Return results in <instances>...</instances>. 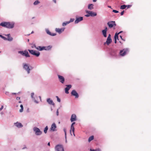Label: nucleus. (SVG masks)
<instances>
[{
  "label": "nucleus",
  "instance_id": "f257e3e1",
  "mask_svg": "<svg viewBox=\"0 0 151 151\" xmlns=\"http://www.w3.org/2000/svg\"><path fill=\"white\" fill-rule=\"evenodd\" d=\"M15 23L14 22H3L0 24V25L9 29L13 28Z\"/></svg>",
  "mask_w": 151,
  "mask_h": 151
},
{
  "label": "nucleus",
  "instance_id": "f03ea898",
  "mask_svg": "<svg viewBox=\"0 0 151 151\" xmlns=\"http://www.w3.org/2000/svg\"><path fill=\"white\" fill-rule=\"evenodd\" d=\"M23 68L27 72V74H29L30 71L33 69V67L29 64L26 63H23L22 64Z\"/></svg>",
  "mask_w": 151,
  "mask_h": 151
},
{
  "label": "nucleus",
  "instance_id": "7ed1b4c3",
  "mask_svg": "<svg viewBox=\"0 0 151 151\" xmlns=\"http://www.w3.org/2000/svg\"><path fill=\"white\" fill-rule=\"evenodd\" d=\"M129 52V49L128 48H125L120 50L119 53V55L121 57H124L127 55Z\"/></svg>",
  "mask_w": 151,
  "mask_h": 151
},
{
  "label": "nucleus",
  "instance_id": "20e7f679",
  "mask_svg": "<svg viewBox=\"0 0 151 151\" xmlns=\"http://www.w3.org/2000/svg\"><path fill=\"white\" fill-rule=\"evenodd\" d=\"M52 47L50 45L47 46H38L36 47V49L39 51H41L44 50H49L51 49Z\"/></svg>",
  "mask_w": 151,
  "mask_h": 151
},
{
  "label": "nucleus",
  "instance_id": "39448f33",
  "mask_svg": "<svg viewBox=\"0 0 151 151\" xmlns=\"http://www.w3.org/2000/svg\"><path fill=\"white\" fill-rule=\"evenodd\" d=\"M18 53L21 55L23 56H25L26 58H29L30 57V56L27 50L19 51H18Z\"/></svg>",
  "mask_w": 151,
  "mask_h": 151
},
{
  "label": "nucleus",
  "instance_id": "423d86ee",
  "mask_svg": "<svg viewBox=\"0 0 151 151\" xmlns=\"http://www.w3.org/2000/svg\"><path fill=\"white\" fill-rule=\"evenodd\" d=\"M33 130L35 134L37 136L40 135L42 134V132L40 129L37 127H35L33 128Z\"/></svg>",
  "mask_w": 151,
  "mask_h": 151
},
{
  "label": "nucleus",
  "instance_id": "0eeeda50",
  "mask_svg": "<svg viewBox=\"0 0 151 151\" xmlns=\"http://www.w3.org/2000/svg\"><path fill=\"white\" fill-rule=\"evenodd\" d=\"M28 51L32 55H35L37 57H39L40 55V52L36 50L29 49Z\"/></svg>",
  "mask_w": 151,
  "mask_h": 151
},
{
  "label": "nucleus",
  "instance_id": "6e6552de",
  "mask_svg": "<svg viewBox=\"0 0 151 151\" xmlns=\"http://www.w3.org/2000/svg\"><path fill=\"white\" fill-rule=\"evenodd\" d=\"M110 55L114 58H117L118 55L116 52V51L114 50L111 49L109 52Z\"/></svg>",
  "mask_w": 151,
  "mask_h": 151
},
{
  "label": "nucleus",
  "instance_id": "1a4fd4ad",
  "mask_svg": "<svg viewBox=\"0 0 151 151\" xmlns=\"http://www.w3.org/2000/svg\"><path fill=\"white\" fill-rule=\"evenodd\" d=\"M112 42V40L111 37V35L109 34L107 38L106 41L104 43V45H105L106 44L109 45Z\"/></svg>",
  "mask_w": 151,
  "mask_h": 151
},
{
  "label": "nucleus",
  "instance_id": "9d476101",
  "mask_svg": "<svg viewBox=\"0 0 151 151\" xmlns=\"http://www.w3.org/2000/svg\"><path fill=\"white\" fill-rule=\"evenodd\" d=\"M56 151H64L63 146L61 145H57L55 147Z\"/></svg>",
  "mask_w": 151,
  "mask_h": 151
},
{
  "label": "nucleus",
  "instance_id": "9b49d317",
  "mask_svg": "<svg viewBox=\"0 0 151 151\" xmlns=\"http://www.w3.org/2000/svg\"><path fill=\"white\" fill-rule=\"evenodd\" d=\"M85 12L87 14H89L90 16L91 17H94L97 15V13L93 11H89L88 10H86Z\"/></svg>",
  "mask_w": 151,
  "mask_h": 151
},
{
  "label": "nucleus",
  "instance_id": "f8f14e48",
  "mask_svg": "<svg viewBox=\"0 0 151 151\" xmlns=\"http://www.w3.org/2000/svg\"><path fill=\"white\" fill-rule=\"evenodd\" d=\"M107 24L110 28H111L116 25L115 21L109 22L107 23Z\"/></svg>",
  "mask_w": 151,
  "mask_h": 151
},
{
  "label": "nucleus",
  "instance_id": "ddd939ff",
  "mask_svg": "<svg viewBox=\"0 0 151 151\" xmlns=\"http://www.w3.org/2000/svg\"><path fill=\"white\" fill-rule=\"evenodd\" d=\"M65 29V27H63L61 28H56L55 29V31L59 34H60L64 31Z\"/></svg>",
  "mask_w": 151,
  "mask_h": 151
},
{
  "label": "nucleus",
  "instance_id": "4468645a",
  "mask_svg": "<svg viewBox=\"0 0 151 151\" xmlns=\"http://www.w3.org/2000/svg\"><path fill=\"white\" fill-rule=\"evenodd\" d=\"M34 96V93L33 92L31 94V97L32 99V100L34 101V102L38 104L39 103V102L36 99V98H37V97L36 96H35V97Z\"/></svg>",
  "mask_w": 151,
  "mask_h": 151
},
{
  "label": "nucleus",
  "instance_id": "2eb2a0df",
  "mask_svg": "<svg viewBox=\"0 0 151 151\" xmlns=\"http://www.w3.org/2000/svg\"><path fill=\"white\" fill-rule=\"evenodd\" d=\"M58 77L59 81L62 84L64 83L65 81L64 78L60 75H58Z\"/></svg>",
  "mask_w": 151,
  "mask_h": 151
},
{
  "label": "nucleus",
  "instance_id": "dca6fc26",
  "mask_svg": "<svg viewBox=\"0 0 151 151\" xmlns=\"http://www.w3.org/2000/svg\"><path fill=\"white\" fill-rule=\"evenodd\" d=\"M57 126L55 123H53L51 125L50 130L52 132H54L57 130L56 128Z\"/></svg>",
  "mask_w": 151,
  "mask_h": 151
},
{
  "label": "nucleus",
  "instance_id": "f3484780",
  "mask_svg": "<svg viewBox=\"0 0 151 151\" xmlns=\"http://www.w3.org/2000/svg\"><path fill=\"white\" fill-rule=\"evenodd\" d=\"M66 86L67 87L65 88V93L66 94H68L69 93L68 91L71 88L72 86L71 85H66Z\"/></svg>",
  "mask_w": 151,
  "mask_h": 151
},
{
  "label": "nucleus",
  "instance_id": "a211bd4d",
  "mask_svg": "<svg viewBox=\"0 0 151 151\" xmlns=\"http://www.w3.org/2000/svg\"><path fill=\"white\" fill-rule=\"evenodd\" d=\"M83 17H76V20L75 21V23L76 24H77L81 21L83 20Z\"/></svg>",
  "mask_w": 151,
  "mask_h": 151
},
{
  "label": "nucleus",
  "instance_id": "6ab92c4d",
  "mask_svg": "<svg viewBox=\"0 0 151 151\" xmlns=\"http://www.w3.org/2000/svg\"><path fill=\"white\" fill-rule=\"evenodd\" d=\"M107 28L106 27H105L104 29H103L102 31V32L103 36L106 37H107Z\"/></svg>",
  "mask_w": 151,
  "mask_h": 151
},
{
  "label": "nucleus",
  "instance_id": "aec40b11",
  "mask_svg": "<svg viewBox=\"0 0 151 151\" xmlns=\"http://www.w3.org/2000/svg\"><path fill=\"white\" fill-rule=\"evenodd\" d=\"M45 31L46 33L51 36H55L56 35V33H51L49 30V29L47 28L45 29Z\"/></svg>",
  "mask_w": 151,
  "mask_h": 151
},
{
  "label": "nucleus",
  "instance_id": "412c9836",
  "mask_svg": "<svg viewBox=\"0 0 151 151\" xmlns=\"http://www.w3.org/2000/svg\"><path fill=\"white\" fill-rule=\"evenodd\" d=\"M71 94L73 96H75L76 98H78L79 97L78 93L75 90H73L71 92Z\"/></svg>",
  "mask_w": 151,
  "mask_h": 151
},
{
  "label": "nucleus",
  "instance_id": "4be33fe9",
  "mask_svg": "<svg viewBox=\"0 0 151 151\" xmlns=\"http://www.w3.org/2000/svg\"><path fill=\"white\" fill-rule=\"evenodd\" d=\"M5 36L7 37V40L10 42L13 40V38L11 36L10 34H5Z\"/></svg>",
  "mask_w": 151,
  "mask_h": 151
},
{
  "label": "nucleus",
  "instance_id": "5701e85b",
  "mask_svg": "<svg viewBox=\"0 0 151 151\" xmlns=\"http://www.w3.org/2000/svg\"><path fill=\"white\" fill-rule=\"evenodd\" d=\"M76 115L74 114H73L72 115L70 119V121L71 122H73L76 120Z\"/></svg>",
  "mask_w": 151,
  "mask_h": 151
},
{
  "label": "nucleus",
  "instance_id": "b1692460",
  "mask_svg": "<svg viewBox=\"0 0 151 151\" xmlns=\"http://www.w3.org/2000/svg\"><path fill=\"white\" fill-rule=\"evenodd\" d=\"M14 125L18 128H21L23 127V125L21 123L18 122L14 123Z\"/></svg>",
  "mask_w": 151,
  "mask_h": 151
},
{
  "label": "nucleus",
  "instance_id": "393cba45",
  "mask_svg": "<svg viewBox=\"0 0 151 151\" xmlns=\"http://www.w3.org/2000/svg\"><path fill=\"white\" fill-rule=\"evenodd\" d=\"M47 101L50 105H52L53 106L55 105L54 103L53 102L52 100L50 98L47 99Z\"/></svg>",
  "mask_w": 151,
  "mask_h": 151
},
{
  "label": "nucleus",
  "instance_id": "a878e982",
  "mask_svg": "<svg viewBox=\"0 0 151 151\" xmlns=\"http://www.w3.org/2000/svg\"><path fill=\"white\" fill-rule=\"evenodd\" d=\"M94 5L93 4H89L88 5V8L90 10H91L93 9Z\"/></svg>",
  "mask_w": 151,
  "mask_h": 151
},
{
  "label": "nucleus",
  "instance_id": "bb28decb",
  "mask_svg": "<svg viewBox=\"0 0 151 151\" xmlns=\"http://www.w3.org/2000/svg\"><path fill=\"white\" fill-rule=\"evenodd\" d=\"M72 130L73 132V134L74 136H75V134H74L75 128H74V127L71 128V129L70 131V134L71 135H72V134H71Z\"/></svg>",
  "mask_w": 151,
  "mask_h": 151
},
{
  "label": "nucleus",
  "instance_id": "cd10ccee",
  "mask_svg": "<svg viewBox=\"0 0 151 151\" xmlns=\"http://www.w3.org/2000/svg\"><path fill=\"white\" fill-rule=\"evenodd\" d=\"M68 24H69L68 22V21H66V22H63V23L62 24V26L63 27H65Z\"/></svg>",
  "mask_w": 151,
  "mask_h": 151
},
{
  "label": "nucleus",
  "instance_id": "c85d7f7f",
  "mask_svg": "<svg viewBox=\"0 0 151 151\" xmlns=\"http://www.w3.org/2000/svg\"><path fill=\"white\" fill-rule=\"evenodd\" d=\"M40 3V2L38 0H36L33 3V4L36 5Z\"/></svg>",
  "mask_w": 151,
  "mask_h": 151
},
{
  "label": "nucleus",
  "instance_id": "c756f323",
  "mask_svg": "<svg viewBox=\"0 0 151 151\" xmlns=\"http://www.w3.org/2000/svg\"><path fill=\"white\" fill-rule=\"evenodd\" d=\"M94 137L93 136H91L88 139V141L89 142H90L91 140H93V139Z\"/></svg>",
  "mask_w": 151,
  "mask_h": 151
},
{
  "label": "nucleus",
  "instance_id": "7c9ffc66",
  "mask_svg": "<svg viewBox=\"0 0 151 151\" xmlns=\"http://www.w3.org/2000/svg\"><path fill=\"white\" fill-rule=\"evenodd\" d=\"M48 129V127L47 126H46L44 129V132L46 134L47 133V131Z\"/></svg>",
  "mask_w": 151,
  "mask_h": 151
},
{
  "label": "nucleus",
  "instance_id": "2f4dec72",
  "mask_svg": "<svg viewBox=\"0 0 151 151\" xmlns=\"http://www.w3.org/2000/svg\"><path fill=\"white\" fill-rule=\"evenodd\" d=\"M127 7V6L125 5H123L121 6L120 8L122 9H125Z\"/></svg>",
  "mask_w": 151,
  "mask_h": 151
},
{
  "label": "nucleus",
  "instance_id": "473e14b6",
  "mask_svg": "<svg viewBox=\"0 0 151 151\" xmlns=\"http://www.w3.org/2000/svg\"><path fill=\"white\" fill-rule=\"evenodd\" d=\"M20 107L21 108V109L19 110V112H23V107L22 104H21L20 105Z\"/></svg>",
  "mask_w": 151,
  "mask_h": 151
},
{
  "label": "nucleus",
  "instance_id": "72a5a7b5",
  "mask_svg": "<svg viewBox=\"0 0 151 151\" xmlns=\"http://www.w3.org/2000/svg\"><path fill=\"white\" fill-rule=\"evenodd\" d=\"M119 35L117 34V33H116L114 37V40H118V35Z\"/></svg>",
  "mask_w": 151,
  "mask_h": 151
},
{
  "label": "nucleus",
  "instance_id": "f704fd0d",
  "mask_svg": "<svg viewBox=\"0 0 151 151\" xmlns=\"http://www.w3.org/2000/svg\"><path fill=\"white\" fill-rule=\"evenodd\" d=\"M63 131H64L65 132V139H66L67 138L66 137V129L65 128H64L63 129Z\"/></svg>",
  "mask_w": 151,
  "mask_h": 151
},
{
  "label": "nucleus",
  "instance_id": "c9c22d12",
  "mask_svg": "<svg viewBox=\"0 0 151 151\" xmlns=\"http://www.w3.org/2000/svg\"><path fill=\"white\" fill-rule=\"evenodd\" d=\"M74 19L73 18H71L70 19V20L69 21H68V22L69 23V24L70 22H73L74 21Z\"/></svg>",
  "mask_w": 151,
  "mask_h": 151
},
{
  "label": "nucleus",
  "instance_id": "e433bc0d",
  "mask_svg": "<svg viewBox=\"0 0 151 151\" xmlns=\"http://www.w3.org/2000/svg\"><path fill=\"white\" fill-rule=\"evenodd\" d=\"M56 97L57 99V101L59 102H60V99L58 97V96H56Z\"/></svg>",
  "mask_w": 151,
  "mask_h": 151
},
{
  "label": "nucleus",
  "instance_id": "4c0bfd02",
  "mask_svg": "<svg viewBox=\"0 0 151 151\" xmlns=\"http://www.w3.org/2000/svg\"><path fill=\"white\" fill-rule=\"evenodd\" d=\"M37 47L35 45V44H33V46H32V48H33L34 47L36 49V47Z\"/></svg>",
  "mask_w": 151,
  "mask_h": 151
},
{
  "label": "nucleus",
  "instance_id": "58836bf2",
  "mask_svg": "<svg viewBox=\"0 0 151 151\" xmlns=\"http://www.w3.org/2000/svg\"><path fill=\"white\" fill-rule=\"evenodd\" d=\"M27 149V147H26V145H24L23 146V147L22 148V149L24 150V149Z\"/></svg>",
  "mask_w": 151,
  "mask_h": 151
},
{
  "label": "nucleus",
  "instance_id": "ea45409f",
  "mask_svg": "<svg viewBox=\"0 0 151 151\" xmlns=\"http://www.w3.org/2000/svg\"><path fill=\"white\" fill-rule=\"evenodd\" d=\"M113 12L115 13H118L119 12V11L115 10H113Z\"/></svg>",
  "mask_w": 151,
  "mask_h": 151
},
{
  "label": "nucleus",
  "instance_id": "a19ab883",
  "mask_svg": "<svg viewBox=\"0 0 151 151\" xmlns=\"http://www.w3.org/2000/svg\"><path fill=\"white\" fill-rule=\"evenodd\" d=\"M2 39H3V40H7V38L6 37H4V36H3V37H2Z\"/></svg>",
  "mask_w": 151,
  "mask_h": 151
},
{
  "label": "nucleus",
  "instance_id": "79ce46f5",
  "mask_svg": "<svg viewBox=\"0 0 151 151\" xmlns=\"http://www.w3.org/2000/svg\"><path fill=\"white\" fill-rule=\"evenodd\" d=\"M124 11L123 10L121 12L120 14L121 16L123 15Z\"/></svg>",
  "mask_w": 151,
  "mask_h": 151
},
{
  "label": "nucleus",
  "instance_id": "37998d69",
  "mask_svg": "<svg viewBox=\"0 0 151 151\" xmlns=\"http://www.w3.org/2000/svg\"><path fill=\"white\" fill-rule=\"evenodd\" d=\"M126 6H127V8H129L130 7H131L132 5H126Z\"/></svg>",
  "mask_w": 151,
  "mask_h": 151
},
{
  "label": "nucleus",
  "instance_id": "c03bdc74",
  "mask_svg": "<svg viewBox=\"0 0 151 151\" xmlns=\"http://www.w3.org/2000/svg\"><path fill=\"white\" fill-rule=\"evenodd\" d=\"M56 115L57 116H58L59 115V112H58V109L57 110V111H56Z\"/></svg>",
  "mask_w": 151,
  "mask_h": 151
},
{
  "label": "nucleus",
  "instance_id": "a18cd8bd",
  "mask_svg": "<svg viewBox=\"0 0 151 151\" xmlns=\"http://www.w3.org/2000/svg\"><path fill=\"white\" fill-rule=\"evenodd\" d=\"M4 108V106L3 105H1V107L0 108V111H1Z\"/></svg>",
  "mask_w": 151,
  "mask_h": 151
},
{
  "label": "nucleus",
  "instance_id": "49530a36",
  "mask_svg": "<svg viewBox=\"0 0 151 151\" xmlns=\"http://www.w3.org/2000/svg\"><path fill=\"white\" fill-rule=\"evenodd\" d=\"M85 16L87 17H90V16L89 14H87L85 15Z\"/></svg>",
  "mask_w": 151,
  "mask_h": 151
},
{
  "label": "nucleus",
  "instance_id": "de8ad7c7",
  "mask_svg": "<svg viewBox=\"0 0 151 151\" xmlns=\"http://www.w3.org/2000/svg\"><path fill=\"white\" fill-rule=\"evenodd\" d=\"M52 1L55 4H56V0H52Z\"/></svg>",
  "mask_w": 151,
  "mask_h": 151
},
{
  "label": "nucleus",
  "instance_id": "09e8293b",
  "mask_svg": "<svg viewBox=\"0 0 151 151\" xmlns=\"http://www.w3.org/2000/svg\"><path fill=\"white\" fill-rule=\"evenodd\" d=\"M16 99L17 100H19L20 99V97H17Z\"/></svg>",
  "mask_w": 151,
  "mask_h": 151
},
{
  "label": "nucleus",
  "instance_id": "8fccbe9b",
  "mask_svg": "<svg viewBox=\"0 0 151 151\" xmlns=\"http://www.w3.org/2000/svg\"><path fill=\"white\" fill-rule=\"evenodd\" d=\"M120 37L121 38V39H122V40L124 41H125V40H124V39L122 38V36H120Z\"/></svg>",
  "mask_w": 151,
  "mask_h": 151
},
{
  "label": "nucleus",
  "instance_id": "3c124183",
  "mask_svg": "<svg viewBox=\"0 0 151 151\" xmlns=\"http://www.w3.org/2000/svg\"><path fill=\"white\" fill-rule=\"evenodd\" d=\"M90 151H97V150H92L91 149H90Z\"/></svg>",
  "mask_w": 151,
  "mask_h": 151
},
{
  "label": "nucleus",
  "instance_id": "603ef678",
  "mask_svg": "<svg viewBox=\"0 0 151 151\" xmlns=\"http://www.w3.org/2000/svg\"><path fill=\"white\" fill-rule=\"evenodd\" d=\"M123 32V31H120L119 32V33H117V34H118V35H119V34L122 33Z\"/></svg>",
  "mask_w": 151,
  "mask_h": 151
},
{
  "label": "nucleus",
  "instance_id": "864d4df0",
  "mask_svg": "<svg viewBox=\"0 0 151 151\" xmlns=\"http://www.w3.org/2000/svg\"><path fill=\"white\" fill-rule=\"evenodd\" d=\"M39 98H40V101H41L42 100H41V97L40 96H39Z\"/></svg>",
  "mask_w": 151,
  "mask_h": 151
},
{
  "label": "nucleus",
  "instance_id": "5fc2aeb1",
  "mask_svg": "<svg viewBox=\"0 0 151 151\" xmlns=\"http://www.w3.org/2000/svg\"><path fill=\"white\" fill-rule=\"evenodd\" d=\"M96 150H97V151H101V150L100 149H97Z\"/></svg>",
  "mask_w": 151,
  "mask_h": 151
},
{
  "label": "nucleus",
  "instance_id": "6e6d98bb",
  "mask_svg": "<svg viewBox=\"0 0 151 151\" xmlns=\"http://www.w3.org/2000/svg\"><path fill=\"white\" fill-rule=\"evenodd\" d=\"M116 40H115L114 43H116V42H117Z\"/></svg>",
  "mask_w": 151,
  "mask_h": 151
},
{
  "label": "nucleus",
  "instance_id": "4d7b16f0",
  "mask_svg": "<svg viewBox=\"0 0 151 151\" xmlns=\"http://www.w3.org/2000/svg\"><path fill=\"white\" fill-rule=\"evenodd\" d=\"M3 37V36L2 35H0V37H1V38H2Z\"/></svg>",
  "mask_w": 151,
  "mask_h": 151
},
{
  "label": "nucleus",
  "instance_id": "13d9d810",
  "mask_svg": "<svg viewBox=\"0 0 151 151\" xmlns=\"http://www.w3.org/2000/svg\"><path fill=\"white\" fill-rule=\"evenodd\" d=\"M75 124V122H73L72 124L73 125Z\"/></svg>",
  "mask_w": 151,
  "mask_h": 151
},
{
  "label": "nucleus",
  "instance_id": "bf43d9fd",
  "mask_svg": "<svg viewBox=\"0 0 151 151\" xmlns=\"http://www.w3.org/2000/svg\"><path fill=\"white\" fill-rule=\"evenodd\" d=\"M47 145L48 146H50V143L49 142L48 143Z\"/></svg>",
  "mask_w": 151,
  "mask_h": 151
},
{
  "label": "nucleus",
  "instance_id": "052dcab7",
  "mask_svg": "<svg viewBox=\"0 0 151 151\" xmlns=\"http://www.w3.org/2000/svg\"><path fill=\"white\" fill-rule=\"evenodd\" d=\"M72 127H74V126H73V125L72 124L71 125V128H72Z\"/></svg>",
  "mask_w": 151,
  "mask_h": 151
},
{
  "label": "nucleus",
  "instance_id": "680f3d73",
  "mask_svg": "<svg viewBox=\"0 0 151 151\" xmlns=\"http://www.w3.org/2000/svg\"><path fill=\"white\" fill-rule=\"evenodd\" d=\"M12 94H14H14H16V93H12Z\"/></svg>",
  "mask_w": 151,
  "mask_h": 151
},
{
  "label": "nucleus",
  "instance_id": "e2e57ef3",
  "mask_svg": "<svg viewBox=\"0 0 151 151\" xmlns=\"http://www.w3.org/2000/svg\"><path fill=\"white\" fill-rule=\"evenodd\" d=\"M108 7H109V8H111V6H108Z\"/></svg>",
  "mask_w": 151,
  "mask_h": 151
},
{
  "label": "nucleus",
  "instance_id": "0e129e2a",
  "mask_svg": "<svg viewBox=\"0 0 151 151\" xmlns=\"http://www.w3.org/2000/svg\"><path fill=\"white\" fill-rule=\"evenodd\" d=\"M1 114L2 115V114H4V113H3V112H1Z\"/></svg>",
  "mask_w": 151,
  "mask_h": 151
},
{
  "label": "nucleus",
  "instance_id": "69168bd1",
  "mask_svg": "<svg viewBox=\"0 0 151 151\" xmlns=\"http://www.w3.org/2000/svg\"><path fill=\"white\" fill-rule=\"evenodd\" d=\"M19 103H22V102H21V101H19Z\"/></svg>",
  "mask_w": 151,
  "mask_h": 151
},
{
  "label": "nucleus",
  "instance_id": "338daca9",
  "mask_svg": "<svg viewBox=\"0 0 151 151\" xmlns=\"http://www.w3.org/2000/svg\"><path fill=\"white\" fill-rule=\"evenodd\" d=\"M96 0H93V2H96Z\"/></svg>",
  "mask_w": 151,
  "mask_h": 151
},
{
  "label": "nucleus",
  "instance_id": "774afa93",
  "mask_svg": "<svg viewBox=\"0 0 151 151\" xmlns=\"http://www.w3.org/2000/svg\"><path fill=\"white\" fill-rule=\"evenodd\" d=\"M33 32H34L33 31H32L31 32V34H32V33H33Z\"/></svg>",
  "mask_w": 151,
  "mask_h": 151
}]
</instances>
